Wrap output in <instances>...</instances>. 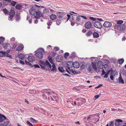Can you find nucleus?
<instances>
[{
	"mask_svg": "<svg viewBox=\"0 0 126 126\" xmlns=\"http://www.w3.org/2000/svg\"><path fill=\"white\" fill-rule=\"evenodd\" d=\"M29 62H34L35 60L34 57L32 56H28L27 58Z\"/></svg>",
	"mask_w": 126,
	"mask_h": 126,
	"instance_id": "6e6552de",
	"label": "nucleus"
},
{
	"mask_svg": "<svg viewBox=\"0 0 126 126\" xmlns=\"http://www.w3.org/2000/svg\"><path fill=\"white\" fill-rule=\"evenodd\" d=\"M16 19L17 20H19L20 19V13H17L16 15Z\"/></svg>",
	"mask_w": 126,
	"mask_h": 126,
	"instance_id": "cd10ccee",
	"label": "nucleus"
},
{
	"mask_svg": "<svg viewBox=\"0 0 126 126\" xmlns=\"http://www.w3.org/2000/svg\"><path fill=\"white\" fill-rule=\"evenodd\" d=\"M58 69L61 72H63L65 71L62 67H59Z\"/></svg>",
	"mask_w": 126,
	"mask_h": 126,
	"instance_id": "f704fd0d",
	"label": "nucleus"
},
{
	"mask_svg": "<svg viewBox=\"0 0 126 126\" xmlns=\"http://www.w3.org/2000/svg\"><path fill=\"white\" fill-rule=\"evenodd\" d=\"M97 65L99 68L101 69H103V63L102 61H98L97 63Z\"/></svg>",
	"mask_w": 126,
	"mask_h": 126,
	"instance_id": "0eeeda50",
	"label": "nucleus"
},
{
	"mask_svg": "<svg viewBox=\"0 0 126 126\" xmlns=\"http://www.w3.org/2000/svg\"><path fill=\"white\" fill-rule=\"evenodd\" d=\"M42 96L43 98L44 99H45L46 100L47 99V97H46V96L45 95V94H42Z\"/></svg>",
	"mask_w": 126,
	"mask_h": 126,
	"instance_id": "de8ad7c7",
	"label": "nucleus"
},
{
	"mask_svg": "<svg viewBox=\"0 0 126 126\" xmlns=\"http://www.w3.org/2000/svg\"><path fill=\"white\" fill-rule=\"evenodd\" d=\"M53 98L51 96H50L51 100L52 101H57L58 99V97L57 96H53Z\"/></svg>",
	"mask_w": 126,
	"mask_h": 126,
	"instance_id": "ddd939ff",
	"label": "nucleus"
},
{
	"mask_svg": "<svg viewBox=\"0 0 126 126\" xmlns=\"http://www.w3.org/2000/svg\"><path fill=\"white\" fill-rule=\"evenodd\" d=\"M71 57H75L76 56L74 52H73L71 54Z\"/></svg>",
	"mask_w": 126,
	"mask_h": 126,
	"instance_id": "13d9d810",
	"label": "nucleus"
},
{
	"mask_svg": "<svg viewBox=\"0 0 126 126\" xmlns=\"http://www.w3.org/2000/svg\"><path fill=\"white\" fill-rule=\"evenodd\" d=\"M36 10L34 9L33 7L31 8L29 10L30 14L32 15L35 16L36 15Z\"/></svg>",
	"mask_w": 126,
	"mask_h": 126,
	"instance_id": "39448f33",
	"label": "nucleus"
},
{
	"mask_svg": "<svg viewBox=\"0 0 126 126\" xmlns=\"http://www.w3.org/2000/svg\"><path fill=\"white\" fill-rule=\"evenodd\" d=\"M100 113H98L95 114L94 115H90L87 118H91V117H94L95 118H96V117H99L100 118L99 115V114Z\"/></svg>",
	"mask_w": 126,
	"mask_h": 126,
	"instance_id": "1a4fd4ad",
	"label": "nucleus"
},
{
	"mask_svg": "<svg viewBox=\"0 0 126 126\" xmlns=\"http://www.w3.org/2000/svg\"><path fill=\"white\" fill-rule=\"evenodd\" d=\"M0 118H7L5 115L0 113Z\"/></svg>",
	"mask_w": 126,
	"mask_h": 126,
	"instance_id": "37998d69",
	"label": "nucleus"
},
{
	"mask_svg": "<svg viewBox=\"0 0 126 126\" xmlns=\"http://www.w3.org/2000/svg\"><path fill=\"white\" fill-rule=\"evenodd\" d=\"M80 16L81 17H82L85 19H87V17L85 16Z\"/></svg>",
	"mask_w": 126,
	"mask_h": 126,
	"instance_id": "0e129e2a",
	"label": "nucleus"
},
{
	"mask_svg": "<svg viewBox=\"0 0 126 126\" xmlns=\"http://www.w3.org/2000/svg\"><path fill=\"white\" fill-rule=\"evenodd\" d=\"M92 23L88 21L85 23L84 27L86 29H89L92 27Z\"/></svg>",
	"mask_w": 126,
	"mask_h": 126,
	"instance_id": "7ed1b4c3",
	"label": "nucleus"
},
{
	"mask_svg": "<svg viewBox=\"0 0 126 126\" xmlns=\"http://www.w3.org/2000/svg\"><path fill=\"white\" fill-rule=\"evenodd\" d=\"M9 2L11 3L10 4L13 6H15L17 2H16L14 1L11 0V1Z\"/></svg>",
	"mask_w": 126,
	"mask_h": 126,
	"instance_id": "bb28decb",
	"label": "nucleus"
},
{
	"mask_svg": "<svg viewBox=\"0 0 126 126\" xmlns=\"http://www.w3.org/2000/svg\"><path fill=\"white\" fill-rule=\"evenodd\" d=\"M114 123L112 121H111L110 124L109 126H113Z\"/></svg>",
	"mask_w": 126,
	"mask_h": 126,
	"instance_id": "e2e57ef3",
	"label": "nucleus"
},
{
	"mask_svg": "<svg viewBox=\"0 0 126 126\" xmlns=\"http://www.w3.org/2000/svg\"><path fill=\"white\" fill-rule=\"evenodd\" d=\"M13 16H10L9 17L8 20L10 21H11L12 20Z\"/></svg>",
	"mask_w": 126,
	"mask_h": 126,
	"instance_id": "3c124183",
	"label": "nucleus"
},
{
	"mask_svg": "<svg viewBox=\"0 0 126 126\" xmlns=\"http://www.w3.org/2000/svg\"><path fill=\"white\" fill-rule=\"evenodd\" d=\"M72 65L74 68H79V63L77 62L73 63H72Z\"/></svg>",
	"mask_w": 126,
	"mask_h": 126,
	"instance_id": "9b49d317",
	"label": "nucleus"
},
{
	"mask_svg": "<svg viewBox=\"0 0 126 126\" xmlns=\"http://www.w3.org/2000/svg\"><path fill=\"white\" fill-rule=\"evenodd\" d=\"M23 46H19L17 48V50L18 51L21 50L23 48Z\"/></svg>",
	"mask_w": 126,
	"mask_h": 126,
	"instance_id": "c85d7f7f",
	"label": "nucleus"
},
{
	"mask_svg": "<svg viewBox=\"0 0 126 126\" xmlns=\"http://www.w3.org/2000/svg\"><path fill=\"white\" fill-rule=\"evenodd\" d=\"M54 49L56 51L58 50L59 49V48L57 47H55L54 48Z\"/></svg>",
	"mask_w": 126,
	"mask_h": 126,
	"instance_id": "052dcab7",
	"label": "nucleus"
},
{
	"mask_svg": "<svg viewBox=\"0 0 126 126\" xmlns=\"http://www.w3.org/2000/svg\"><path fill=\"white\" fill-rule=\"evenodd\" d=\"M19 63H21L23 65H24L25 64V63L23 61H21V60H19Z\"/></svg>",
	"mask_w": 126,
	"mask_h": 126,
	"instance_id": "bf43d9fd",
	"label": "nucleus"
},
{
	"mask_svg": "<svg viewBox=\"0 0 126 126\" xmlns=\"http://www.w3.org/2000/svg\"><path fill=\"white\" fill-rule=\"evenodd\" d=\"M40 62L41 63V64L43 65H45L46 62H45L44 61H41Z\"/></svg>",
	"mask_w": 126,
	"mask_h": 126,
	"instance_id": "5fc2aeb1",
	"label": "nucleus"
},
{
	"mask_svg": "<svg viewBox=\"0 0 126 126\" xmlns=\"http://www.w3.org/2000/svg\"><path fill=\"white\" fill-rule=\"evenodd\" d=\"M44 51V49L42 48L41 51H39L35 53V55L36 56L37 58L39 59H42L43 57V53Z\"/></svg>",
	"mask_w": 126,
	"mask_h": 126,
	"instance_id": "f257e3e1",
	"label": "nucleus"
},
{
	"mask_svg": "<svg viewBox=\"0 0 126 126\" xmlns=\"http://www.w3.org/2000/svg\"><path fill=\"white\" fill-rule=\"evenodd\" d=\"M122 121L120 119H118L116 120L115 122V126H119L120 123L122 122Z\"/></svg>",
	"mask_w": 126,
	"mask_h": 126,
	"instance_id": "9d476101",
	"label": "nucleus"
},
{
	"mask_svg": "<svg viewBox=\"0 0 126 126\" xmlns=\"http://www.w3.org/2000/svg\"><path fill=\"white\" fill-rule=\"evenodd\" d=\"M87 70L89 71H91L92 70V68L91 66H88V67L87 68Z\"/></svg>",
	"mask_w": 126,
	"mask_h": 126,
	"instance_id": "79ce46f5",
	"label": "nucleus"
},
{
	"mask_svg": "<svg viewBox=\"0 0 126 126\" xmlns=\"http://www.w3.org/2000/svg\"><path fill=\"white\" fill-rule=\"evenodd\" d=\"M46 93H47V94L48 95L50 96H51V95H52V94L51 93H50L49 92H47Z\"/></svg>",
	"mask_w": 126,
	"mask_h": 126,
	"instance_id": "69168bd1",
	"label": "nucleus"
},
{
	"mask_svg": "<svg viewBox=\"0 0 126 126\" xmlns=\"http://www.w3.org/2000/svg\"><path fill=\"white\" fill-rule=\"evenodd\" d=\"M123 22L121 20H119L117 21V23L118 24H119L120 25Z\"/></svg>",
	"mask_w": 126,
	"mask_h": 126,
	"instance_id": "c03bdc74",
	"label": "nucleus"
},
{
	"mask_svg": "<svg viewBox=\"0 0 126 126\" xmlns=\"http://www.w3.org/2000/svg\"><path fill=\"white\" fill-rule=\"evenodd\" d=\"M9 44L8 43H3V47L4 49H6L8 47Z\"/></svg>",
	"mask_w": 126,
	"mask_h": 126,
	"instance_id": "5701e85b",
	"label": "nucleus"
},
{
	"mask_svg": "<svg viewBox=\"0 0 126 126\" xmlns=\"http://www.w3.org/2000/svg\"><path fill=\"white\" fill-rule=\"evenodd\" d=\"M0 53L2 54V55H3V57L6 56V53L5 52L0 51Z\"/></svg>",
	"mask_w": 126,
	"mask_h": 126,
	"instance_id": "4c0bfd02",
	"label": "nucleus"
},
{
	"mask_svg": "<svg viewBox=\"0 0 126 126\" xmlns=\"http://www.w3.org/2000/svg\"><path fill=\"white\" fill-rule=\"evenodd\" d=\"M94 26L98 29H100L102 27V25L98 21H96L94 23Z\"/></svg>",
	"mask_w": 126,
	"mask_h": 126,
	"instance_id": "f03ea898",
	"label": "nucleus"
},
{
	"mask_svg": "<svg viewBox=\"0 0 126 126\" xmlns=\"http://www.w3.org/2000/svg\"><path fill=\"white\" fill-rule=\"evenodd\" d=\"M3 11L4 13L6 15L8 14L9 13V12L8 11L6 8L3 9Z\"/></svg>",
	"mask_w": 126,
	"mask_h": 126,
	"instance_id": "2f4dec72",
	"label": "nucleus"
},
{
	"mask_svg": "<svg viewBox=\"0 0 126 126\" xmlns=\"http://www.w3.org/2000/svg\"><path fill=\"white\" fill-rule=\"evenodd\" d=\"M60 23V22L59 20H57L56 22V24L58 25H59Z\"/></svg>",
	"mask_w": 126,
	"mask_h": 126,
	"instance_id": "774afa93",
	"label": "nucleus"
},
{
	"mask_svg": "<svg viewBox=\"0 0 126 126\" xmlns=\"http://www.w3.org/2000/svg\"><path fill=\"white\" fill-rule=\"evenodd\" d=\"M52 68H50L51 69V71H56L57 70V69L56 68V66L55 64H54V63H53V64H52Z\"/></svg>",
	"mask_w": 126,
	"mask_h": 126,
	"instance_id": "dca6fc26",
	"label": "nucleus"
},
{
	"mask_svg": "<svg viewBox=\"0 0 126 126\" xmlns=\"http://www.w3.org/2000/svg\"><path fill=\"white\" fill-rule=\"evenodd\" d=\"M69 54L68 53L66 52L65 53L64 57L66 59V57L67 56H68L69 55Z\"/></svg>",
	"mask_w": 126,
	"mask_h": 126,
	"instance_id": "a19ab883",
	"label": "nucleus"
},
{
	"mask_svg": "<svg viewBox=\"0 0 126 126\" xmlns=\"http://www.w3.org/2000/svg\"><path fill=\"white\" fill-rule=\"evenodd\" d=\"M76 20L79 22L81 20V18L80 16H79L77 17Z\"/></svg>",
	"mask_w": 126,
	"mask_h": 126,
	"instance_id": "e433bc0d",
	"label": "nucleus"
},
{
	"mask_svg": "<svg viewBox=\"0 0 126 126\" xmlns=\"http://www.w3.org/2000/svg\"><path fill=\"white\" fill-rule=\"evenodd\" d=\"M52 22L50 20H48L47 23V25L48 26L47 28L48 29H49L50 28V27L49 26L51 25L52 24Z\"/></svg>",
	"mask_w": 126,
	"mask_h": 126,
	"instance_id": "b1692460",
	"label": "nucleus"
},
{
	"mask_svg": "<svg viewBox=\"0 0 126 126\" xmlns=\"http://www.w3.org/2000/svg\"><path fill=\"white\" fill-rule=\"evenodd\" d=\"M119 82L121 84H123L124 83V81L122 78L121 74H120L119 77L118 79Z\"/></svg>",
	"mask_w": 126,
	"mask_h": 126,
	"instance_id": "f8f14e48",
	"label": "nucleus"
},
{
	"mask_svg": "<svg viewBox=\"0 0 126 126\" xmlns=\"http://www.w3.org/2000/svg\"><path fill=\"white\" fill-rule=\"evenodd\" d=\"M15 12L13 10H11L9 14V16L14 17L15 15Z\"/></svg>",
	"mask_w": 126,
	"mask_h": 126,
	"instance_id": "4468645a",
	"label": "nucleus"
},
{
	"mask_svg": "<svg viewBox=\"0 0 126 126\" xmlns=\"http://www.w3.org/2000/svg\"><path fill=\"white\" fill-rule=\"evenodd\" d=\"M5 38L2 37H0V44L2 45L4 42Z\"/></svg>",
	"mask_w": 126,
	"mask_h": 126,
	"instance_id": "a878e982",
	"label": "nucleus"
},
{
	"mask_svg": "<svg viewBox=\"0 0 126 126\" xmlns=\"http://www.w3.org/2000/svg\"><path fill=\"white\" fill-rule=\"evenodd\" d=\"M110 79L112 80H113L114 79V77L113 76L111 75L110 76Z\"/></svg>",
	"mask_w": 126,
	"mask_h": 126,
	"instance_id": "4d7b16f0",
	"label": "nucleus"
},
{
	"mask_svg": "<svg viewBox=\"0 0 126 126\" xmlns=\"http://www.w3.org/2000/svg\"><path fill=\"white\" fill-rule=\"evenodd\" d=\"M15 8L17 10H21L22 8V6L20 4H17Z\"/></svg>",
	"mask_w": 126,
	"mask_h": 126,
	"instance_id": "aec40b11",
	"label": "nucleus"
},
{
	"mask_svg": "<svg viewBox=\"0 0 126 126\" xmlns=\"http://www.w3.org/2000/svg\"><path fill=\"white\" fill-rule=\"evenodd\" d=\"M33 66H34L35 68H39L40 66L38 64H34L33 65Z\"/></svg>",
	"mask_w": 126,
	"mask_h": 126,
	"instance_id": "603ef678",
	"label": "nucleus"
},
{
	"mask_svg": "<svg viewBox=\"0 0 126 126\" xmlns=\"http://www.w3.org/2000/svg\"><path fill=\"white\" fill-rule=\"evenodd\" d=\"M25 56L24 55L21 53L19 54L18 55L19 58L22 60H23L24 59Z\"/></svg>",
	"mask_w": 126,
	"mask_h": 126,
	"instance_id": "2eb2a0df",
	"label": "nucleus"
},
{
	"mask_svg": "<svg viewBox=\"0 0 126 126\" xmlns=\"http://www.w3.org/2000/svg\"><path fill=\"white\" fill-rule=\"evenodd\" d=\"M36 15L35 17L37 19H38L40 17V12H36Z\"/></svg>",
	"mask_w": 126,
	"mask_h": 126,
	"instance_id": "7c9ffc66",
	"label": "nucleus"
},
{
	"mask_svg": "<svg viewBox=\"0 0 126 126\" xmlns=\"http://www.w3.org/2000/svg\"><path fill=\"white\" fill-rule=\"evenodd\" d=\"M45 66H48L50 68H51L52 67V66L51 64L47 60H46V61L45 65Z\"/></svg>",
	"mask_w": 126,
	"mask_h": 126,
	"instance_id": "412c9836",
	"label": "nucleus"
},
{
	"mask_svg": "<svg viewBox=\"0 0 126 126\" xmlns=\"http://www.w3.org/2000/svg\"><path fill=\"white\" fill-rule=\"evenodd\" d=\"M92 34V32L90 31L87 32L86 33V35L87 36H90Z\"/></svg>",
	"mask_w": 126,
	"mask_h": 126,
	"instance_id": "72a5a7b5",
	"label": "nucleus"
},
{
	"mask_svg": "<svg viewBox=\"0 0 126 126\" xmlns=\"http://www.w3.org/2000/svg\"><path fill=\"white\" fill-rule=\"evenodd\" d=\"M89 19L93 21H95L96 20V18L91 16L89 17Z\"/></svg>",
	"mask_w": 126,
	"mask_h": 126,
	"instance_id": "ea45409f",
	"label": "nucleus"
},
{
	"mask_svg": "<svg viewBox=\"0 0 126 126\" xmlns=\"http://www.w3.org/2000/svg\"><path fill=\"white\" fill-rule=\"evenodd\" d=\"M68 69L69 70L70 72H71L72 73H73L74 74H75V73H76L77 72L74 71L73 69H70V68L68 67Z\"/></svg>",
	"mask_w": 126,
	"mask_h": 126,
	"instance_id": "473e14b6",
	"label": "nucleus"
},
{
	"mask_svg": "<svg viewBox=\"0 0 126 126\" xmlns=\"http://www.w3.org/2000/svg\"><path fill=\"white\" fill-rule=\"evenodd\" d=\"M102 69V73L101 74V75L103 76L105 74V71H104V69Z\"/></svg>",
	"mask_w": 126,
	"mask_h": 126,
	"instance_id": "864d4df0",
	"label": "nucleus"
},
{
	"mask_svg": "<svg viewBox=\"0 0 126 126\" xmlns=\"http://www.w3.org/2000/svg\"><path fill=\"white\" fill-rule=\"evenodd\" d=\"M27 123V124L29 125L30 126H33V125L29 121H27L26 122Z\"/></svg>",
	"mask_w": 126,
	"mask_h": 126,
	"instance_id": "49530a36",
	"label": "nucleus"
},
{
	"mask_svg": "<svg viewBox=\"0 0 126 126\" xmlns=\"http://www.w3.org/2000/svg\"><path fill=\"white\" fill-rule=\"evenodd\" d=\"M110 70V74H113L115 72V71L113 70L112 68H111Z\"/></svg>",
	"mask_w": 126,
	"mask_h": 126,
	"instance_id": "09e8293b",
	"label": "nucleus"
},
{
	"mask_svg": "<svg viewBox=\"0 0 126 126\" xmlns=\"http://www.w3.org/2000/svg\"><path fill=\"white\" fill-rule=\"evenodd\" d=\"M40 65L41 66V68L43 69H45L46 68L44 66V65Z\"/></svg>",
	"mask_w": 126,
	"mask_h": 126,
	"instance_id": "680f3d73",
	"label": "nucleus"
},
{
	"mask_svg": "<svg viewBox=\"0 0 126 126\" xmlns=\"http://www.w3.org/2000/svg\"><path fill=\"white\" fill-rule=\"evenodd\" d=\"M47 59L52 64H53V63H54L53 60L51 56H48L47 57Z\"/></svg>",
	"mask_w": 126,
	"mask_h": 126,
	"instance_id": "6ab92c4d",
	"label": "nucleus"
},
{
	"mask_svg": "<svg viewBox=\"0 0 126 126\" xmlns=\"http://www.w3.org/2000/svg\"><path fill=\"white\" fill-rule=\"evenodd\" d=\"M108 77V75L107 74H105V75L104 76V78H107Z\"/></svg>",
	"mask_w": 126,
	"mask_h": 126,
	"instance_id": "338daca9",
	"label": "nucleus"
},
{
	"mask_svg": "<svg viewBox=\"0 0 126 126\" xmlns=\"http://www.w3.org/2000/svg\"><path fill=\"white\" fill-rule=\"evenodd\" d=\"M35 6L37 8H39V7L41 8H44V7L43 6H38L36 4H35Z\"/></svg>",
	"mask_w": 126,
	"mask_h": 126,
	"instance_id": "a18cd8bd",
	"label": "nucleus"
},
{
	"mask_svg": "<svg viewBox=\"0 0 126 126\" xmlns=\"http://www.w3.org/2000/svg\"><path fill=\"white\" fill-rule=\"evenodd\" d=\"M124 59L122 58L121 59L118 60V63L119 64H121L124 62Z\"/></svg>",
	"mask_w": 126,
	"mask_h": 126,
	"instance_id": "c756f323",
	"label": "nucleus"
},
{
	"mask_svg": "<svg viewBox=\"0 0 126 126\" xmlns=\"http://www.w3.org/2000/svg\"><path fill=\"white\" fill-rule=\"evenodd\" d=\"M25 63L26 64L29 65L31 67H33V65L28 62L25 61Z\"/></svg>",
	"mask_w": 126,
	"mask_h": 126,
	"instance_id": "c9c22d12",
	"label": "nucleus"
},
{
	"mask_svg": "<svg viewBox=\"0 0 126 126\" xmlns=\"http://www.w3.org/2000/svg\"><path fill=\"white\" fill-rule=\"evenodd\" d=\"M85 65L83 64H82V65L81 66L80 68L81 69H83L85 68Z\"/></svg>",
	"mask_w": 126,
	"mask_h": 126,
	"instance_id": "6e6d98bb",
	"label": "nucleus"
},
{
	"mask_svg": "<svg viewBox=\"0 0 126 126\" xmlns=\"http://www.w3.org/2000/svg\"><path fill=\"white\" fill-rule=\"evenodd\" d=\"M61 57V56H57L56 58V61L58 62H61L62 60Z\"/></svg>",
	"mask_w": 126,
	"mask_h": 126,
	"instance_id": "393cba45",
	"label": "nucleus"
},
{
	"mask_svg": "<svg viewBox=\"0 0 126 126\" xmlns=\"http://www.w3.org/2000/svg\"><path fill=\"white\" fill-rule=\"evenodd\" d=\"M67 102H70V103H71L72 105L74 106L75 105H76V101H74V104H73V101H70V102L68 101H67Z\"/></svg>",
	"mask_w": 126,
	"mask_h": 126,
	"instance_id": "58836bf2",
	"label": "nucleus"
},
{
	"mask_svg": "<svg viewBox=\"0 0 126 126\" xmlns=\"http://www.w3.org/2000/svg\"><path fill=\"white\" fill-rule=\"evenodd\" d=\"M31 119V121L33 122L34 123H36L37 122H38L37 121V120H35L34 119Z\"/></svg>",
	"mask_w": 126,
	"mask_h": 126,
	"instance_id": "8fccbe9b",
	"label": "nucleus"
},
{
	"mask_svg": "<svg viewBox=\"0 0 126 126\" xmlns=\"http://www.w3.org/2000/svg\"><path fill=\"white\" fill-rule=\"evenodd\" d=\"M93 35L94 38H97L99 37L98 33L96 32H94L93 34Z\"/></svg>",
	"mask_w": 126,
	"mask_h": 126,
	"instance_id": "a211bd4d",
	"label": "nucleus"
},
{
	"mask_svg": "<svg viewBox=\"0 0 126 126\" xmlns=\"http://www.w3.org/2000/svg\"><path fill=\"white\" fill-rule=\"evenodd\" d=\"M125 25L124 24L119 25L117 27V29L119 30H123L125 28Z\"/></svg>",
	"mask_w": 126,
	"mask_h": 126,
	"instance_id": "423d86ee",
	"label": "nucleus"
},
{
	"mask_svg": "<svg viewBox=\"0 0 126 126\" xmlns=\"http://www.w3.org/2000/svg\"><path fill=\"white\" fill-rule=\"evenodd\" d=\"M49 17L52 20H53L56 19V16L55 15L53 14L50 16Z\"/></svg>",
	"mask_w": 126,
	"mask_h": 126,
	"instance_id": "f3484780",
	"label": "nucleus"
},
{
	"mask_svg": "<svg viewBox=\"0 0 126 126\" xmlns=\"http://www.w3.org/2000/svg\"><path fill=\"white\" fill-rule=\"evenodd\" d=\"M112 25L111 23L105 22L103 25V26L106 28H110L111 27Z\"/></svg>",
	"mask_w": 126,
	"mask_h": 126,
	"instance_id": "20e7f679",
	"label": "nucleus"
},
{
	"mask_svg": "<svg viewBox=\"0 0 126 126\" xmlns=\"http://www.w3.org/2000/svg\"><path fill=\"white\" fill-rule=\"evenodd\" d=\"M92 66L93 69L95 70L96 71L97 68L95 65V63L94 62H92Z\"/></svg>",
	"mask_w": 126,
	"mask_h": 126,
	"instance_id": "4be33fe9",
	"label": "nucleus"
}]
</instances>
